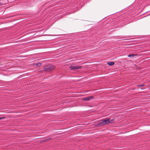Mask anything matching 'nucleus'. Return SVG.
Instances as JSON below:
<instances>
[{
    "label": "nucleus",
    "instance_id": "f257e3e1",
    "mask_svg": "<svg viewBox=\"0 0 150 150\" xmlns=\"http://www.w3.org/2000/svg\"><path fill=\"white\" fill-rule=\"evenodd\" d=\"M114 121V119H111L110 118H107L105 119H103L100 120L98 122L96 123L95 125L97 127H100L105 125L112 123Z\"/></svg>",
    "mask_w": 150,
    "mask_h": 150
},
{
    "label": "nucleus",
    "instance_id": "f03ea898",
    "mask_svg": "<svg viewBox=\"0 0 150 150\" xmlns=\"http://www.w3.org/2000/svg\"><path fill=\"white\" fill-rule=\"evenodd\" d=\"M55 68V66L51 64L45 66L44 68V70L47 71H50L53 70Z\"/></svg>",
    "mask_w": 150,
    "mask_h": 150
},
{
    "label": "nucleus",
    "instance_id": "7ed1b4c3",
    "mask_svg": "<svg viewBox=\"0 0 150 150\" xmlns=\"http://www.w3.org/2000/svg\"><path fill=\"white\" fill-rule=\"evenodd\" d=\"M93 98V96H88V97H86L84 98L83 100H90L91 99H92Z\"/></svg>",
    "mask_w": 150,
    "mask_h": 150
},
{
    "label": "nucleus",
    "instance_id": "20e7f679",
    "mask_svg": "<svg viewBox=\"0 0 150 150\" xmlns=\"http://www.w3.org/2000/svg\"><path fill=\"white\" fill-rule=\"evenodd\" d=\"M107 64L109 65L112 66L115 63L113 62H108Z\"/></svg>",
    "mask_w": 150,
    "mask_h": 150
},
{
    "label": "nucleus",
    "instance_id": "39448f33",
    "mask_svg": "<svg viewBox=\"0 0 150 150\" xmlns=\"http://www.w3.org/2000/svg\"><path fill=\"white\" fill-rule=\"evenodd\" d=\"M70 68L71 69H78L79 67H76L74 66H71L70 67Z\"/></svg>",
    "mask_w": 150,
    "mask_h": 150
},
{
    "label": "nucleus",
    "instance_id": "423d86ee",
    "mask_svg": "<svg viewBox=\"0 0 150 150\" xmlns=\"http://www.w3.org/2000/svg\"><path fill=\"white\" fill-rule=\"evenodd\" d=\"M136 55L134 54H129V55H128V56L129 57H134Z\"/></svg>",
    "mask_w": 150,
    "mask_h": 150
},
{
    "label": "nucleus",
    "instance_id": "0eeeda50",
    "mask_svg": "<svg viewBox=\"0 0 150 150\" xmlns=\"http://www.w3.org/2000/svg\"><path fill=\"white\" fill-rule=\"evenodd\" d=\"M144 85H139V86L140 87L141 86H144Z\"/></svg>",
    "mask_w": 150,
    "mask_h": 150
},
{
    "label": "nucleus",
    "instance_id": "6e6552de",
    "mask_svg": "<svg viewBox=\"0 0 150 150\" xmlns=\"http://www.w3.org/2000/svg\"><path fill=\"white\" fill-rule=\"evenodd\" d=\"M3 118V117H0V119H2Z\"/></svg>",
    "mask_w": 150,
    "mask_h": 150
},
{
    "label": "nucleus",
    "instance_id": "1a4fd4ad",
    "mask_svg": "<svg viewBox=\"0 0 150 150\" xmlns=\"http://www.w3.org/2000/svg\"><path fill=\"white\" fill-rule=\"evenodd\" d=\"M1 4V3L0 2V5Z\"/></svg>",
    "mask_w": 150,
    "mask_h": 150
}]
</instances>
